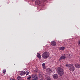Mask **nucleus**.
I'll use <instances>...</instances> for the list:
<instances>
[{"label": "nucleus", "instance_id": "nucleus-1", "mask_svg": "<svg viewBox=\"0 0 80 80\" xmlns=\"http://www.w3.org/2000/svg\"><path fill=\"white\" fill-rule=\"evenodd\" d=\"M73 66V64H68L65 65V67H68L70 71L71 72H73L75 70V67Z\"/></svg>", "mask_w": 80, "mask_h": 80}, {"label": "nucleus", "instance_id": "nucleus-2", "mask_svg": "<svg viewBox=\"0 0 80 80\" xmlns=\"http://www.w3.org/2000/svg\"><path fill=\"white\" fill-rule=\"evenodd\" d=\"M57 71L59 75L60 76L63 75L64 74V70H63V68L60 67H58L57 68Z\"/></svg>", "mask_w": 80, "mask_h": 80}, {"label": "nucleus", "instance_id": "nucleus-3", "mask_svg": "<svg viewBox=\"0 0 80 80\" xmlns=\"http://www.w3.org/2000/svg\"><path fill=\"white\" fill-rule=\"evenodd\" d=\"M50 53L48 52H44L42 54V57L43 58L45 59L49 57Z\"/></svg>", "mask_w": 80, "mask_h": 80}, {"label": "nucleus", "instance_id": "nucleus-4", "mask_svg": "<svg viewBox=\"0 0 80 80\" xmlns=\"http://www.w3.org/2000/svg\"><path fill=\"white\" fill-rule=\"evenodd\" d=\"M66 58V56H65V54L61 56L59 59V61H60V60H63V59H65V58Z\"/></svg>", "mask_w": 80, "mask_h": 80}, {"label": "nucleus", "instance_id": "nucleus-5", "mask_svg": "<svg viewBox=\"0 0 80 80\" xmlns=\"http://www.w3.org/2000/svg\"><path fill=\"white\" fill-rule=\"evenodd\" d=\"M32 78H38V76L36 74H33L32 75Z\"/></svg>", "mask_w": 80, "mask_h": 80}, {"label": "nucleus", "instance_id": "nucleus-6", "mask_svg": "<svg viewBox=\"0 0 80 80\" xmlns=\"http://www.w3.org/2000/svg\"><path fill=\"white\" fill-rule=\"evenodd\" d=\"M53 77L54 79H57L58 77V76L57 74H55L53 75Z\"/></svg>", "mask_w": 80, "mask_h": 80}, {"label": "nucleus", "instance_id": "nucleus-7", "mask_svg": "<svg viewBox=\"0 0 80 80\" xmlns=\"http://www.w3.org/2000/svg\"><path fill=\"white\" fill-rule=\"evenodd\" d=\"M25 74H26V72L24 71H21L20 73V75H21V76L24 75H25Z\"/></svg>", "mask_w": 80, "mask_h": 80}, {"label": "nucleus", "instance_id": "nucleus-8", "mask_svg": "<svg viewBox=\"0 0 80 80\" xmlns=\"http://www.w3.org/2000/svg\"><path fill=\"white\" fill-rule=\"evenodd\" d=\"M51 44L52 46H56L57 43L55 41H52L51 43Z\"/></svg>", "mask_w": 80, "mask_h": 80}, {"label": "nucleus", "instance_id": "nucleus-9", "mask_svg": "<svg viewBox=\"0 0 80 80\" xmlns=\"http://www.w3.org/2000/svg\"><path fill=\"white\" fill-rule=\"evenodd\" d=\"M65 47H61L59 48V50H65Z\"/></svg>", "mask_w": 80, "mask_h": 80}, {"label": "nucleus", "instance_id": "nucleus-10", "mask_svg": "<svg viewBox=\"0 0 80 80\" xmlns=\"http://www.w3.org/2000/svg\"><path fill=\"white\" fill-rule=\"evenodd\" d=\"M75 67L77 68H80V64H79L78 63L76 64H75Z\"/></svg>", "mask_w": 80, "mask_h": 80}, {"label": "nucleus", "instance_id": "nucleus-11", "mask_svg": "<svg viewBox=\"0 0 80 80\" xmlns=\"http://www.w3.org/2000/svg\"><path fill=\"white\" fill-rule=\"evenodd\" d=\"M37 57L39 59H40L41 58V55H40V54L38 53H37Z\"/></svg>", "mask_w": 80, "mask_h": 80}, {"label": "nucleus", "instance_id": "nucleus-12", "mask_svg": "<svg viewBox=\"0 0 80 80\" xmlns=\"http://www.w3.org/2000/svg\"><path fill=\"white\" fill-rule=\"evenodd\" d=\"M45 78H47V80H50V77L49 76H45Z\"/></svg>", "mask_w": 80, "mask_h": 80}, {"label": "nucleus", "instance_id": "nucleus-13", "mask_svg": "<svg viewBox=\"0 0 80 80\" xmlns=\"http://www.w3.org/2000/svg\"><path fill=\"white\" fill-rule=\"evenodd\" d=\"M17 78L18 80H22V77L20 76H18Z\"/></svg>", "mask_w": 80, "mask_h": 80}, {"label": "nucleus", "instance_id": "nucleus-14", "mask_svg": "<svg viewBox=\"0 0 80 80\" xmlns=\"http://www.w3.org/2000/svg\"><path fill=\"white\" fill-rule=\"evenodd\" d=\"M46 72H48V73L50 72V68H48L46 70Z\"/></svg>", "mask_w": 80, "mask_h": 80}, {"label": "nucleus", "instance_id": "nucleus-15", "mask_svg": "<svg viewBox=\"0 0 80 80\" xmlns=\"http://www.w3.org/2000/svg\"><path fill=\"white\" fill-rule=\"evenodd\" d=\"M38 78H34V79H32V80H38Z\"/></svg>", "mask_w": 80, "mask_h": 80}, {"label": "nucleus", "instance_id": "nucleus-16", "mask_svg": "<svg viewBox=\"0 0 80 80\" xmlns=\"http://www.w3.org/2000/svg\"><path fill=\"white\" fill-rule=\"evenodd\" d=\"M6 72V69H4V70L3 71V73H5Z\"/></svg>", "mask_w": 80, "mask_h": 80}, {"label": "nucleus", "instance_id": "nucleus-17", "mask_svg": "<svg viewBox=\"0 0 80 80\" xmlns=\"http://www.w3.org/2000/svg\"><path fill=\"white\" fill-rule=\"evenodd\" d=\"M31 78V76H29L28 77L27 79H28V80H30Z\"/></svg>", "mask_w": 80, "mask_h": 80}, {"label": "nucleus", "instance_id": "nucleus-18", "mask_svg": "<svg viewBox=\"0 0 80 80\" xmlns=\"http://www.w3.org/2000/svg\"><path fill=\"white\" fill-rule=\"evenodd\" d=\"M26 73H26V75H28V74H29V72H28V71H26Z\"/></svg>", "mask_w": 80, "mask_h": 80}, {"label": "nucleus", "instance_id": "nucleus-19", "mask_svg": "<svg viewBox=\"0 0 80 80\" xmlns=\"http://www.w3.org/2000/svg\"><path fill=\"white\" fill-rule=\"evenodd\" d=\"M42 67L44 69H45V68H46V67H45V66H43Z\"/></svg>", "mask_w": 80, "mask_h": 80}, {"label": "nucleus", "instance_id": "nucleus-20", "mask_svg": "<svg viewBox=\"0 0 80 80\" xmlns=\"http://www.w3.org/2000/svg\"><path fill=\"white\" fill-rule=\"evenodd\" d=\"M43 77V76L42 75H39V78H42Z\"/></svg>", "mask_w": 80, "mask_h": 80}, {"label": "nucleus", "instance_id": "nucleus-21", "mask_svg": "<svg viewBox=\"0 0 80 80\" xmlns=\"http://www.w3.org/2000/svg\"><path fill=\"white\" fill-rule=\"evenodd\" d=\"M42 66H45V64L44 63H42Z\"/></svg>", "mask_w": 80, "mask_h": 80}, {"label": "nucleus", "instance_id": "nucleus-22", "mask_svg": "<svg viewBox=\"0 0 80 80\" xmlns=\"http://www.w3.org/2000/svg\"><path fill=\"white\" fill-rule=\"evenodd\" d=\"M40 80H45V79L43 78H42L40 79Z\"/></svg>", "mask_w": 80, "mask_h": 80}, {"label": "nucleus", "instance_id": "nucleus-23", "mask_svg": "<svg viewBox=\"0 0 80 80\" xmlns=\"http://www.w3.org/2000/svg\"><path fill=\"white\" fill-rule=\"evenodd\" d=\"M53 72V71H52V70H50V72Z\"/></svg>", "mask_w": 80, "mask_h": 80}, {"label": "nucleus", "instance_id": "nucleus-24", "mask_svg": "<svg viewBox=\"0 0 80 80\" xmlns=\"http://www.w3.org/2000/svg\"><path fill=\"white\" fill-rule=\"evenodd\" d=\"M35 72H37V71L36 70L35 71Z\"/></svg>", "mask_w": 80, "mask_h": 80}]
</instances>
